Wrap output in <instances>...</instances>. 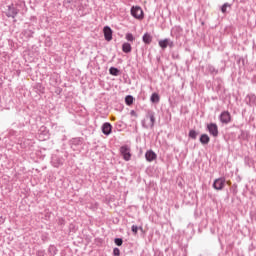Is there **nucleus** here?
Here are the masks:
<instances>
[{
    "label": "nucleus",
    "instance_id": "f257e3e1",
    "mask_svg": "<svg viewBox=\"0 0 256 256\" xmlns=\"http://www.w3.org/2000/svg\"><path fill=\"white\" fill-rule=\"evenodd\" d=\"M141 123L144 129H149L150 127L153 129L155 127V112L148 110L145 119Z\"/></svg>",
    "mask_w": 256,
    "mask_h": 256
},
{
    "label": "nucleus",
    "instance_id": "ddd939ff",
    "mask_svg": "<svg viewBox=\"0 0 256 256\" xmlns=\"http://www.w3.org/2000/svg\"><path fill=\"white\" fill-rule=\"evenodd\" d=\"M51 163H52L53 167H61V165H63V158L53 156Z\"/></svg>",
    "mask_w": 256,
    "mask_h": 256
},
{
    "label": "nucleus",
    "instance_id": "f8f14e48",
    "mask_svg": "<svg viewBox=\"0 0 256 256\" xmlns=\"http://www.w3.org/2000/svg\"><path fill=\"white\" fill-rule=\"evenodd\" d=\"M246 102L248 105H250V107H253V105L256 104V96L255 94H248L246 96Z\"/></svg>",
    "mask_w": 256,
    "mask_h": 256
},
{
    "label": "nucleus",
    "instance_id": "7ed1b4c3",
    "mask_svg": "<svg viewBox=\"0 0 256 256\" xmlns=\"http://www.w3.org/2000/svg\"><path fill=\"white\" fill-rule=\"evenodd\" d=\"M120 153L124 161H131V147L127 145L120 147Z\"/></svg>",
    "mask_w": 256,
    "mask_h": 256
},
{
    "label": "nucleus",
    "instance_id": "4468645a",
    "mask_svg": "<svg viewBox=\"0 0 256 256\" xmlns=\"http://www.w3.org/2000/svg\"><path fill=\"white\" fill-rule=\"evenodd\" d=\"M142 41L143 43H145V45H151L152 41H153V36H151V34L149 33H145L143 36H142Z\"/></svg>",
    "mask_w": 256,
    "mask_h": 256
},
{
    "label": "nucleus",
    "instance_id": "0eeeda50",
    "mask_svg": "<svg viewBox=\"0 0 256 256\" xmlns=\"http://www.w3.org/2000/svg\"><path fill=\"white\" fill-rule=\"evenodd\" d=\"M70 145H71V149H73V151H79V147H81V145H83V140L81 138H73L70 141Z\"/></svg>",
    "mask_w": 256,
    "mask_h": 256
},
{
    "label": "nucleus",
    "instance_id": "423d86ee",
    "mask_svg": "<svg viewBox=\"0 0 256 256\" xmlns=\"http://www.w3.org/2000/svg\"><path fill=\"white\" fill-rule=\"evenodd\" d=\"M19 15V9L15 8L14 5H9L8 10L6 11V16L15 19Z\"/></svg>",
    "mask_w": 256,
    "mask_h": 256
},
{
    "label": "nucleus",
    "instance_id": "cd10ccee",
    "mask_svg": "<svg viewBox=\"0 0 256 256\" xmlns=\"http://www.w3.org/2000/svg\"><path fill=\"white\" fill-rule=\"evenodd\" d=\"M131 231L134 232L135 235H137V232L139 231V227H137V225H132Z\"/></svg>",
    "mask_w": 256,
    "mask_h": 256
},
{
    "label": "nucleus",
    "instance_id": "6ab92c4d",
    "mask_svg": "<svg viewBox=\"0 0 256 256\" xmlns=\"http://www.w3.org/2000/svg\"><path fill=\"white\" fill-rule=\"evenodd\" d=\"M207 71L210 72V75H217L219 73V70L215 68L213 65L207 66Z\"/></svg>",
    "mask_w": 256,
    "mask_h": 256
},
{
    "label": "nucleus",
    "instance_id": "bb28decb",
    "mask_svg": "<svg viewBox=\"0 0 256 256\" xmlns=\"http://www.w3.org/2000/svg\"><path fill=\"white\" fill-rule=\"evenodd\" d=\"M113 255L114 256H120L121 255V250H119V248H114L113 249Z\"/></svg>",
    "mask_w": 256,
    "mask_h": 256
},
{
    "label": "nucleus",
    "instance_id": "c756f323",
    "mask_svg": "<svg viewBox=\"0 0 256 256\" xmlns=\"http://www.w3.org/2000/svg\"><path fill=\"white\" fill-rule=\"evenodd\" d=\"M37 256H45V250H38Z\"/></svg>",
    "mask_w": 256,
    "mask_h": 256
},
{
    "label": "nucleus",
    "instance_id": "20e7f679",
    "mask_svg": "<svg viewBox=\"0 0 256 256\" xmlns=\"http://www.w3.org/2000/svg\"><path fill=\"white\" fill-rule=\"evenodd\" d=\"M213 188L216 191H223V189H225V178L224 177H220L214 180L213 183Z\"/></svg>",
    "mask_w": 256,
    "mask_h": 256
},
{
    "label": "nucleus",
    "instance_id": "393cba45",
    "mask_svg": "<svg viewBox=\"0 0 256 256\" xmlns=\"http://www.w3.org/2000/svg\"><path fill=\"white\" fill-rule=\"evenodd\" d=\"M114 243L117 247H121V245H123V238H115Z\"/></svg>",
    "mask_w": 256,
    "mask_h": 256
},
{
    "label": "nucleus",
    "instance_id": "9b49d317",
    "mask_svg": "<svg viewBox=\"0 0 256 256\" xmlns=\"http://www.w3.org/2000/svg\"><path fill=\"white\" fill-rule=\"evenodd\" d=\"M113 129V126L111 125V123L106 122L102 125V133L104 135H111V131Z\"/></svg>",
    "mask_w": 256,
    "mask_h": 256
},
{
    "label": "nucleus",
    "instance_id": "5701e85b",
    "mask_svg": "<svg viewBox=\"0 0 256 256\" xmlns=\"http://www.w3.org/2000/svg\"><path fill=\"white\" fill-rule=\"evenodd\" d=\"M188 135H189L190 139H197L198 133L195 130H190Z\"/></svg>",
    "mask_w": 256,
    "mask_h": 256
},
{
    "label": "nucleus",
    "instance_id": "1a4fd4ad",
    "mask_svg": "<svg viewBox=\"0 0 256 256\" xmlns=\"http://www.w3.org/2000/svg\"><path fill=\"white\" fill-rule=\"evenodd\" d=\"M104 39L106 41H111L113 39V30L109 26H105L103 29Z\"/></svg>",
    "mask_w": 256,
    "mask_h": 256
},
{
    "label": "nucleus",
    "instance_id": "c85d7f7f",
    "mask_svg": "<svg viewBox=\"0 0 256 256\" xmlns=\"http://www.w3.org/2000/svg\"><path fill=\"white\" fill-rule=\"evenodd\" d=\"M227 7H229V4H227V3H225V4L221 7L222 13H227Z\"/></svg>",
    "mask_w": 256,
    "mask_h": 256
},
{
    "label": "nucleus",
    "instance_id": "aec40b11",
    "mask_svg": "<svg viewBox=\"0 0 256 256\" xmlns=\"http://www.w3.org/2000/svg\"><path fill=\"white\" fill-rule=\"evenodd\" d=\"M57 247L55 245H50L48 248V253L50 256H56L57 255Z\"/></svg>",
    "mask_w": 256,
    "mask_h": 256
},
{
    "label": "nucleus",
    "instance_id": "f03ea898",
    "mask_svg": "<svg viewBox=\"0 0 256 256\" xmlns=\"http://www.w3.org/2000/svg\"><path fill=\"white\" fill-rule=\"evenodd\" d=\"M131 15L132 17H134V19H138L141 21V19H143L144 17L143 9H141V7L139 6H133L131 8Z\"/></svg>",
    "mask_w": 256,
    "mask_h": 256
},
{
    "label": "nucleus",
    "instance_id": "39448f33",
    "mask_svg": "<svg viewBox=\"0 0 256 256\" xmlns=\"http://www.w3.org/2000/svg\"><path fill=\"white\" fill-rule=\"evenodd\" d=\"M219 119L224 125H229V123H231V113H229V111H223Z\"/></svg>",
    "mask_w": 256,
    "mask_h": 256
},
{
    "label": "nucleus",
    "instance_id": "9d476101",
    "mask_svg": "<svg viewBox=\"0 0 256 256\" xmlns=\"http://www.w3.org/2000/svg\"><path fill=\"white\" fill-rule=\"evenodd\" d=\"M145 157H146V161L151 163V162L155 161V159H157V154L153 150H148L145 153Z\"/></svg>",
    "mask_w": 256,
    "mask_h": 256
},
{
    "label": "nucleus",
    "instance_id": "7c9ffc66",
    "mask_svg": "<svg viewBox=\"0 0 256 256\" xmlns=\"http://www.w3.org/2000/svg\"><path fill=\"white\" fill-rule=\"evenodd\" d=\"M130 115L132 117H137V112H135V110H131Z\"/></svg>",
    "mask_w": 256,
    "mask_h": 256
},
{
    "label": "nucleus",
    "instance_id": "b1692460",
    "mask_svg": "<svg viewBox=\"0 0 256 256\" xmlns=\"http://www.w3.org/2000/svg\"><path fill=\"white\" fill-rule=\"evenodd\" d=\"M125 39H127L130 43H133V41H135V36H133L131 33H127Z\"/></svg>",
    "mask_w": 256,
    "mask_h": 256
},
{
    "label": "nucleus",
    "instance_id": "6e6552de",
    "mask_svg": "<svg viewBox=\"0 0 256 256\" xmlns=\"http://www.w3.org/2000/svg\"><path fill=\"white\" fill-rule=\"evenodd\" d=\"M207 129L213 137H217L219 135V127H217V124L210 123L207 125Z\"/></svg>",
    "mask_w": 256,
    "mask_h": 256
},
{
    "label": "nucleus",
    "instance_id": "412c9836",
    "mask_svg": "<svg viewBox=\"0 0 256 256\" xmlns=\"http://www.w3.org/2000/svg\"><path fill=\"white\" fill-rule=\"evenodd\" d=\"M109 73H110V75H113V77H118L120 70L115 67H110Z\"/></svg>",
    "mask_w": 256,
    "mask_h": 256
},
{
    "label": "nucleus",
    "instance_id": "a211bd4d",
    "mask_svg": "<svg viewBox=\"0 0 256 256\" xmlns=\"http://www.w3.org/2000/svg\"><path fill=\"white\" fill-rule=\"evenodd\" d=\"M161 100V97H159L158 93H152L151 97H150V101L151 103H159V101Z\"/></svg>",
    "mask_w": 256,
    "mask_h": 256
},
{
    "label": "nucleus",
    "instance_id": "2f4dec72",
    "mask_svg": "<svg viewBox=\"0 0 256 256\" xmlns=\"http://www.w3.org/2000/svg\"><path fill=\"white\" fill-rule=\"evenodd\" d=\"M174 43H173V41H170L169 39H168V47H174Z\"/></svg>",
    "mask_w": 256,
    "mask_h": 256
},
{
    "label": "nucleus",
    "instance_id": "2eb2a0df",
    "mask_svg": "<svg viewBox=\"0 0 256 256\" xmlns=\"http://www.w3.org/2000/svg\"><path fill=\"white\" fill-rule=\"evenodd\" d=\"M209 141H211V138H209V135L207 134H202L200 136V143L202 145H209Z\"/></svg>",
    "mask_w": 256,
    "mask_h": 256
},
{
    "label": "nucleus",
    "instance_id": "a878e982",
    "mask_svg": "<svg viewBox=\"0 0 256 256\" xmlns=\"http://www.w3.org/2000/svg\"><path fill=\"white\" fill-rule=\"evenodd\" d=\"M24 33H25L26 37H33V31L32 30H29V29L24 30Z\"/></svg>",
    "mask_w": 256,
    "mask_h": 256
},
{
    "label": "nucleus",
    "instance_id": "f3484780",
    "mask_svg": "<svg viewBox=\"0 0 256 256\" xmlns=\"http://www.w3.org/2000/svg\"><path fill=\"white\" fill-rule=\"evenodd\" d=\"M158 44L161 49H167V47H169V39L160 40Z\"/></svg>",
    "mask_w": 256,
    "mask_h": 256
},
{
    "label": "nucleus",
    "instance_id": "dca6fc26",
    "mask_svg": "<svg viewBox=\"0 0 256 256\" xmlns=\"http://www.w3.org/2000/svg\"><path fill=\"white\" fill-rule=\"evenodd\" d=\"M132 49L133 48L131 47V44H129V42H124L122 44V51H123V53H131Z\"/></svg>",
    "mask_w": 256,
    "mask_h": 256
},
{
    "label": "nucleus",
    "instance_id": "4be33fe9",
    "mask_svg": "<svg viewBox=\"0 0 256 256\" xmlns=\"http://www.w3.org/2000/svg\"><path fill=\"white\" fill-rule=\"evenodd\" d=\"M133 96L132 95H127L126 97H125V103H126V105H133Z\"/></svg>",
    "mask_w": 256,
    "mask_h": 256
}]
</instances>
